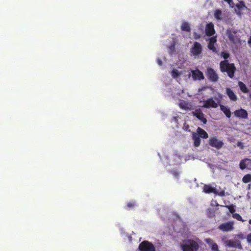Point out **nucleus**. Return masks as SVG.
Here are the masks:
<instances>
[{
	"instance_id": "obj_30",
	"label": "nucleus",
	"mask_w": 251,
	"mask_h": 251,
	"mask_svg": "<svg viewBox=\"0 0 251 251\" xmlns=\"http://www.w3.org/2000/svg\"><path fill=\"white\" fill-rule=\"evenodd\" d=\"M210 248L212 251H220L218 249V245L215 243H214Z\"/></svg>"
},
{
	"instance_id": "obj_24",
	"label": "nucleus",
	"mask_w": 251,
	"mask_h": 251,
	"mask_svg": "<svg viewBox=\"0 0 251 251\" xmlns=\"http://www.w3.org/2000/svg\"><path fill=\"white\" fill-rule=\"evenodd\" d=\"M174 159L176 164L183 163L187 161L186 157L184 156H176Z\"/></svg>"
},
{
	"instance_id": "obj_36",
	"label": "nucleus",
	"mask_w": 251,
	"mask_h": 251,
	"mask_svg": "<svg viewBox=\"0 0 251 251\" xmlns=\"http://www.w3.org/2000/svg\"><path fill=\"white\" fill-rule=\"evenodd\" d=\"M229 37L230 40L233 41V42L235 44H236L237 42H238V43H240L241 42L240 41L238 40V39H236V40H235L234 39L231 35H229Z\"/></svg>"
},
{
	"instance_id": "obj_25",
	"label": "nucleus",
	"mask_w": 251,
	"mask_h": 251,
	"mask_svg": "<svg viewBox=\"0 0 251 251\" xmlns=\"http://www.w3.org/2000/svg\"><path fill=\"white\" fill-rule=\"evenodd\" d=\"M181 29L183 31L189 32L191 30V28L189 24L186 22H183L181 25Z\"/></svg>"
},
{
	"instance_id": "obj_28",
	"label": "nucleus",
	"mask_w": 251,
	"mask_h": 251,
	"mask_svg": "<svg viewBox=\"0 0 251 251\" xmlns=\"http://www.w3.org/2000/svg\"><path fill=\"white\" fill-rule=\"evenodd\" d=\"M243 181L244 183H248L251 182V175L247 174L243 177Z\"/></svg>"
},
{
	"instance_id": "obj_47",
	"label": "nucleus",
	"mask_w": 251,
	"mask_h": 251,
	"mask_svg": "<svg viewBox=\"0 0 251 251\" xmlns=\"http://www.w3.org/2000/svg\"><path fill=\"white\" fill-rule=\"evenodd\" d=\"M249 224H250V225H251V220H250L249 221Z\"/></svg>"
},
{
	"instance_id": "obj_35",
	"label": "nucleus",
	"mask_w": 251,
	"mask_h": 251,
	"mask_svg": "<svg viewBox=\"0 0 251 251\" xmlns=\"http://www.w3.org/2000/svg\"><path fill=\"white\" fill-rule=\"evenodd\" d=\"M215 194H218L220 196H224L225 195V191L224 190H221L220 191L217 190V193H214Z\"/></svg>"
},
{
	"instance_id": "obj_50",
	"label": "nucleus",
	"mask_w": 251,
	"mask_h": 251,
	"mask_svg": "<svg viewBox=\"0 0 251 251\" xmlns=\"http://www.w3.org/2000/svg\"><path fill=\"white\" fill-rule=\"evenodd\" d=\"M250 251H251V250Z\"/></svg>"
},
{
	"instance_id": "obj_19",
	"label": "nucleus",
	"mask_w": 251,
	"mask_h": 251,
	"mask_svg": "<svg viewBox=\"0 0 251 251\" xmlns=\"http://www.w3.org/2000/svg\"><path fill=\"white\" fill-rule=\"evenodd\" d=\"M234 114L236 117L240 118L246 119L248 117L247 111L242 108L235 110Z\"/></svg>"
},
{
	"instance_id": "obj_21",
	"label": "nucleus",
	"mask_w": 251,
	"mask_h": 251,
	"mask_svg": "<svg viewBox=\"0 0 251 251\" xmlns=\"http://www.w3.org/2000/svg\"><path fill=\"white\" fill-rule=\"evenodd\" d=\"M220 109L226 117L229 118L231 117V112L229 107L226 106L220 105Z\"/></svg>"
},
{
	"instance_id": "obj_8",
	"label": "nucleus",
	"mask_w": 251,
	"mask_h": 251,
	"mask_svg": "<svg viewBox=\"0 0 251 251\" xmlns=\"http://www.w3.org/2000/svg\"><path fill=\"white\" fill-rule=\"evenodd\" d=\"M201 106L206 108H216L219 105V100L216 101L213 98H209L203 101H201Z\"/></svg>"
},
{
	"instance_id": "obj_17",
	"label": "nucleus",
	"mask_w": 251,
	"mask_h": 251,
	"mask_svg": "<svg viewBox=\"0 0 251 251\" xmlns=\"http://www.w3.org/2000/svg\"><path fill=\"white\" fill-rule=\"evenodd\" d=\"M214 17L217 21H223L226 19V15L221 10L217 9L214 12Z\"/></svg>"
},
{
	"instance_id": "obj_7",
	"label": "nucleus",
	"mask_w": 251,
	"mask_h": 251,
	"mask_svg": "<svg viewBox=\"0 0 251 251\" xmlns=\"http://www.w3.org/2000/svg\"><path fill=\"white\" fill-rule=\"evenodd\" d=\"M137 251H156V248L152 243L146 240L140 243Z\"/></svg>"
},
{
	"instance_id": "obj_6",
	"label": "nucleus",
	"mask_w": 251,
	"mask_h": 251,
	"mask_svg": "<svg viewBox=\"0 0 251 251\" xmlns=\"http://www.w3.org/2000/svg\"><path fill=\"white\" fill-rule=\"evenodd\" d=\"M235 11L239 16L243 15H250L251 10L247 7L243 2H239L236 4Z\"/></svg>"
},
{
	"instance_id": "obj_49",
	"label": "nucleus",
	"mask_w": 251,
	"mask_h": 251,
	"mask_svg": "<svg viewBox=\"0 0 251 251\" xmlns=\"http://www.w3.org/2000/svg\"><path fill=\"white\" fill-rule=\"evenodd\" d=\"M224 239H225V237H223L222 238V240H224Z\"/></svg>"
},
{
	"instance_id": "obj_23",
	"label": "nucleus",
	"mask_w": 251,
	"mask_h": 251,
	"mask_svg": "<svg viewBox=\"0 0 251 251\" xmlns=\"http://www.w3.org/2000/svg\"><path fill=\"white\" fill-rule=\"evenodd\" d=\"M203 191L206 193H217V189L210 185H205L203 187Z\"/></svg>"
},
{
	"instance_id": "obj_14",
	"label": "nucleus",
	"mask_w": 251,
	"mask_h": 251,
	"mask_svg": "<svg viewBox=\"0 0 251 251\" xmlns=\"http://www.w3.org/2000/svg\"><path fill=\"white\" fill-rule=\"evenodd\" d=\"M210 145L213 147H215L217 149H219L223 146V143L216 138H213L209 140Z\"/></svg>"
},
{
	"instance_id": "obj_9",
	"label": "nucleus",
	"mask_w": 251,
	"mask_h": 251,
	"mask_svg": "<svg viewBox=\"0 0 251 251\" xmlns=\"http://www.w3.org/2000/svg\"><path fill=\"white\" fill-rule=\"evenodd\" d=\"M225 245L228 247H233L240 249H242L240 242L236 239L234 240H226L225 242Z\"/></svg>"
},
{
	"instance_id": "obj_40",
	"label": "nucleus",
	"mask_w": 251,
	"mask_h": 251,
	"mask_svg": "<svg viewBox=\"0 0 251 251\" xmlns=\"http://www.w3.org/2000/svg\"><path fill=\"white\" fill-rule=\"evenodd\" d=\"M156 62L157 64L160 66H162L163 65V62L160 58H158L156 59Z\"/></svg>"
},
{
	"instance_id": "obj_22",
	"label": "nucleus",
	"mask_w": 251,
	"mask_h": 251,
	"mask_svg": "<svg viewBox=\"0 0 251 251\" xmlns=\"http://www.w3.org/2000/svg\"><path fill=\"white\" fill-rule=\"evenodd\" d=\"M226 93L227 95L229 97L230 100L232 101H236L237 98L234 93L229 88H226Z\"/></svg>"
},
{
	"instance_id": "obj_4",
	"label": "nucleus",
	"mask_w": 251,
	"mask_h": 251,
	"mask_svg": "<svg viewBox=\"0 0 251 251\" xmlns=\"http://www.w3.org/2000/svg\"><path fill=\"white\" fill-rule=\"evenodd\" d=\"M181 248L183 251H197L199 246L196 242L188 240L182 242Z\"/></svg>"
},
{
	"instance_id": "obj_16",
	"label": "nucleus",
	"mask_w": 251,
	"mask_h": 251,
	"mask_svg": "<svg viewBox=\"0 0 251 251\" xmlns=\"http://www.w3.org/2000/svg\"><path fill=\"white\" fill-rule=\"evenodd\" d=\"M194 116H195L199 120L201 121L203 124H205L207 122L206 118L204 117L203 113L200 109H196L193 112Z\"/></svg>"
},
{
	"instance_id": "obj_42",
	"label": "nucleus",
	"mask_w": 251,
	"mask_h": 251,
	"mask_svg": "<svg viewBox=\"0 0 251 251\" xmlns=\"http://www.w3.org/2000/svg\"><path fill=\"white\" fill-rule=\"evenodd\" d=\"M247 241L250 244H251V233L248 235Z\"/></svg>"
},
{
	"instance_id": "obj_10",
	"label": "nucleus",
	"mask_w": 251,
	"mask_h": 251,
	"mask_svg": "<svg viewBox=\"0 0 251 251\" xmlns=\"http://www.w3.org/2000/svg\"><path fill=\"white\" fill-rule=\"evenodd\" d=\"M239 167L241 170H251V159L246 158L242 160L240 162Z\"/></svg>"
},
{
	"instance_id": "obj_34",
	"label": "nucleus",
	"mask_w": 251,
	"mask_h": 251,
	"mask_svg": "<svg viewBox=\"0 0 251 251\" xmlns=\"http://www.w3.org/2000/svg\"><path fill=\"white\" fill-rule=\"evenodd\" d=\"M171 173L176 178H177L179 175V173L177 171H172Z\"/></svg>"
},
{
	"instance_id": "obj_3",
	"label": "nucleus",
	"mask_w": 251,
	"mask_h": 251,
	"mask_svg": "<svg viewBox=\"0 0 251 251\" xmlns=\"http://www.w3.org/2000/svg\"><path fill=\"white\" fill-rule=\"evenodd\" d=\"M220 69L222 72H226L230 77L233 76L235 68L233 63L230 64L226 60L222 61L220 63Z\"/></svg>"
},
{
	"instance_id": "obj_43",
	"label": "nucleus",
	"mask_w": 251,
	"mask_h": 251,
	"mask_svg": "<svg viewBox=\"0 0 251 251\" xmlns=\"http://www.w3.org/2000/svg\"><path fill=\"white\" fill-rule=\"evenodd\" d=\"M181 93H183V90H179L177 93L175 92V96H174V97H176V95H175L176 94V95H180Z\"/></svg>"
},
{
	"instance_id": "obj_38",
	"label": "nucleus",
	"mask_w": 251,
	"mask_h": 251,
	"mask_svg": "<svg viewBox=\"0 0 251 251\" xmlns=\"http://www.w3.org/2000/svg\"><path fill=\"white\" fill-rule=\"evenodd\" d=\"M224 0L227 2L228 3L230 7H233L234 4L232 1V0Z\"/></svg>"
},
{
	"instance_id": "obj_26",
	"label": "nucleus",
	"mask_w": 251,
	"mask_h": 251,
	"mask_svg": "<svg viewBox=\"0 0 251 251\" xmlns=\"http://www.w3.org/2000/svg\"><path fill=\"white\" fill-rule=\"evenodd\" d=\"M183 115L181 114H177L176 116H174L172 119V123H174L176 124V126H177V124L180 122V120H181L182 116Z\"/></svg>"
},
{
	"instance_id": "obj_33",
	"label": "nucleus",
	"mask_w": 251,
	"mask_h": 251,
	"mask_svg": "<svg viewBox=\"0 0 251 251\" xmlns=\"http://www.w3.org/2000/svg\"><path fill=\"white\" fill-rule=\"evenodd\" d=\"M205 242L209 245L210 247L212 244L214 243L213 240L210 238H206L204 240Z\"/></svg>"
},
{
	"instance_id": "obj_46",
	"label": "nucleus",
	"mask_w": 251,
	"mask_h": 251,
	"mask_svg": "<svg viewBox=\"0 0 251 251\" xmlns=\"http://www.w3.org/2000/svg\"><path fill=\"white\" fill-rule=\"evenodd\" d=\"M200 37V36L199 35H196L195 38L196 39H199Z\"/></svg>"
},
{
	"instance_id": "obj_31",
	"label": "nucleus",
	"mask_w": 251,
	"mask_h": 251,
	"mask_svg": "<svg viewBox=\"0 0 251 251\" xmlns=\"http://www.w3.org/2000/svg\"><path fill=\"white\" fill-rule=\"evenodd\" d=\"M136 205V203L134 201H131L127 203V206L129 208H132Z\"/></svg>"
},
{
	"instance_id": "obj_44",
	"label": "nucleus",
	"mask_w": 251,
	"mask_h": 251,
	"mask_svg": "<svg viewBox=\"0 0 251 251\" xmlns=\"http://www.w3.org/2000/svg\"><path fill=\"white\" fill-rule=\"evenodd\" d=\"M229 211L231 213H233V212L235 211V210L234 209L233 207H229Z\"/></svg>"
},
{
	"instance_id": "obj_41",
	"label": "nucleus",
	"mask_w": 251,
	"mask_h": 251,
	"mask_svg": "<svg viewBox=\"0 0 251 251\" xmlns=\"http://www.w3.org/2000/svg\"><path fill=\"white\" fill-rule=\"evenodd\" d=\"M237 145L241 149H243L244 148V145L243 143L241 142H238Z\"/></svg>"
},
{
	"instance_id": "obj_15",
	"label": "nucleus",
	"mask_w": 251,
	"mask_h": 251,
	"mask_svg": "<svg viewBox=\"0 0 251 251\" xmlns=\"http://www.w3.org/2000/svg\"><path fill=\"white\" fill-rule=\"evenodd\" d=\"M207 75L209 78L212 81H217L218 79V76L216 72L212 68H208L207 70Z\"/></svg>"
},
{
	"instance_id": "obj_11",
	"label": "nucleus",
	"mask_w": 251,
	"mask_h": 251,
	"mask_svg": "<svg viewBox=\"0 0 251 251\" xmlns=\"http://www.w3.org/2000/svg\"><path fill=\"white\" fill-rule=\"evenodd\" d=\"M189 71H190L191 72V75H192V78L193 80H201L204 78V76L201 72L198 70H189Z\"/></svg>"
},
{
	"instance_id": "obj_18",
	"label": "nucleus",
	"mask_w": 251,
	"mask_h": 251,
	"mask_svg": "<svg viewBox=\"0 0 251 251\" xmlns=\"http://www.w3.org/2000/svg\"><path fill=\"white\" fill-rule=\"evenodd\" d=\"M215 33L214 26L212 23H208L205 27V33L207 36H212Z\"/></svg>"
},
{
	"instance_id": "obj_1",
	"label": "nucleus",
	"mask_w": 251,
	"mask_h": 251,
	"mask_svg": "<svg viewBox=\"0 0 251 251\" xmlns=\"http://www.w3.org/2000/svg\"><path fill=\"white\" fill-rule=\"evenodd\" d=\"M176 64L177 67L173 65L171 67L170 71L171 76L180 84L186 83L191 76L190 71L183 69L179 65L178 63Z\"/></svg>"
},
{
	"instance_id": "obj_20",
	"label": "nucleus",
	"mask_w": 251,
	"mask_h": 251,
	"mask_svg": "<svg viewBox=\"0 0 251 251\" xmlns=\"http://www.w3.org/2000/svg\"><path fill=\"white\" fill-rule=\"evenodd\" d=\"M179 105L180 108L184 110L190 109L192 107L191 103L186 102L183 100H179Z\"/></svg>"
},
{
	"instance_id": "obj_29",
	"label": "nucleus",
	"mask_w": 251,
	"mask_h": 251,
	"mask_svg": "<svg viewBox=\"0 0 251 251\" xmlns=\"http://www.w3.org/2000/svg\"><path fill=\"white\" fill-rule=\"evenodd\" d=\"M169 52L171 56L173 55V53L175 50V43L174 42L171 44L169 48Z\"/></svg>"
},
{
	"instance_id": "obj_13",
	"label": "nucleus",
	"mask_w": 251,
	"mask_h": 251,
	"mask_svg": "<svg viewBox=\"0 0 251 251\" xmlns=\"http://www.w3.org/2000/svg\"><path fill=\"white\" fill-rule=\"evenodd\" d=\"M206 41L208 42V48L209 50H211L213 52H216V48L215 44L217 42L216 36L212 37L209 39H207Z\"/></svg>"
},
{
	"instance_id": "obj_12",
	"label": "nucleus",
	"mask_w": 251,
	"mask_h": 251,
	"mask_svg": "<svg viewBox=\"0 0 251 251\" xmlns=\"http://www.w3.org/2000/svg\"><path fill=\"white\" fill-rule=\"evenodd\" d=\"M234 223L230 222L221 225L219 228L223 231H230L233 229Z\"/></svg>"
},
{
	"instance_id": "obj_48",
	"label": "nucleus",
	"mask_w": 251,
	"mask_h": 251,
	"mask_svg": "<svg viewBox=\"0 0 251 251\" xmlns=\"http://www.w3.org/2000/svg\"><path fill=\"white\" fill-rule=\"evenodd\" d=\"M219 97L221 98L222 97V95H219Z\"/></svg>"
},
{
	"instance_id": "obj_39",
	"label": "nucleus",
	"mask_w": 251,
	"mask_h": 251,
	"mask_svg": "<svg viewBox=\"0 0 251 251\" xmlns=\"http://www.w3.org/2000/svg\"><path fill=\"white\" fill-rule=\"evenodd\" d=\"M183 128L184 130H185L186 131H190L189 126L188 125H187L186 123L184 124Z\"/></svg>"
},
{
	"instance_id": "obj_5",
	"label": "nucleus",
	"mask_w": 251,
	"mask_h": 251,
	"mask_svg": "<svg viewBox=\"0 0 251 251\" xmlns=\"http://www.w3.org/2000/svg\"><path fill=\"white\" fill-rule=\"evenodd\" d=\"M202 51V47L201 44L195 42L190 49V55L195 58H200Z\"/></svg>"
},
{
	"instance_id": "obj_32",
	"label": "nucleus",
	"mask_w": 251,
	"mask_h": 251,
	"mask_svg": "<svg viewBox=\"0 0 251 251\" xmlns=\"http://www.w3.org/2000/svg\"><path fill=\"white\" fill-rule=\"evenodd\" d=\"M232 216L234 218L237 219V220L241 221L242 222L244 221V220H242L241 216L237 213H233Z\"/></svg>"
},
{
	"instance_id": "obj_27",
	"label": "nucleus",
	"mask_w": 251,
	"mask_h": 251,
	"mask_svg": "<svg viewBox=\"0 0 251 251\" xmlns=\"http://www.w3.org/2000/svg\"><path fill=\"white\" fill-rule=\"evenodd\" d=\"M239 86L240 87V88L241 89V90L243 92V93H247L248 90V89L246 87V85L242 82H239Z\"/></svg>"
},
{
	"instance_id": "obj_2",
	"label": "nucleus",
	"mask_w": 251,
	"mask_h": 251,
	"mask_svg": "<svg viewBox=\"0 0 251 251\" xmlns=\"http://www.w3.org/2000/svg\"><path fill=\"white\" fill-rule=\"evenodd\" d=\"M200 137L201 138H207L208 135L205 130L200 127H198L196 132L193 133L192 138L195 147H199L201 144Z\"/></svg>"
},
{
	"instance_id": "obj_45",
	"label": "nucleus",
	"mask_w": 251,
	"mask_h": 251,
	"mask_svg": "<svg viewBox=\"0 0 251 251\" xmlns=\"http://www.w3.org/2000/svg\"><path fill=\"white\" fill-rule=\"evenodd\" d=\"M237 236L240 238H244L243 235L242 234H238L237 235Z\"/></svg>"
},
{
	"instance_id": "obj_37",
	"label": "nucleus",
	"mask_w": 251,
	"mask_h": 251,
	"mask_svg": "<svg viewBox=\"0 0 251 251\" xmlns=\"http://www.w3.org/2000/svg\"><path fill=\"white\" fill-rule=\"evenodd\" d=\"M221 56H222L225 59H226L229 57V54L226 52H222Z\"/></svg>"
}]
</instances>
